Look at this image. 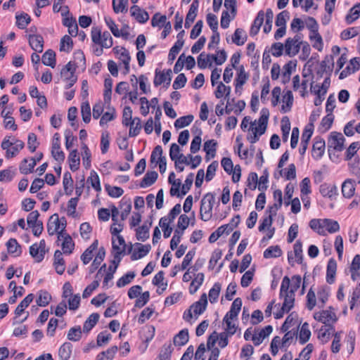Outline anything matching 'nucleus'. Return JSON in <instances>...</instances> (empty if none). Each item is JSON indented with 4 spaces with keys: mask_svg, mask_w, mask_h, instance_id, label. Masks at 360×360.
<instances>
[{
    "mask_svg": "<svg viewBox=\"0 0 360 360\" xmlns=\"http://www.w3.org/2000/svg\"><path fill=\"white\" fill-rule=\"evenodd\" d=\"M207 306V297L206 293H203L198 301L192 304L189 309H186L183 314V319L188 322L192 323L193 312L196 320L199 315L202 314Z\"/></svg>",
    "mask_w": 360,
    "mask_h": 360,
    "instance_id": "obj_1",
    "label": "nucleus"
},
{
    "mask_svg": "<svg viewBox=\"0 0 360 360\" xmlns=\"http://www.w3.org/2000/svg\"><path fill=\"white\" fill-rule=\"evenodd\" d=\"M345 141V139L341 133L337 131L330 133L328 139V153L331 160H334L331 155L332 153L343 150Z\"/></svg>",
    "mask_w": 360,
    "mask_h": 360,
    "instance_id": "obj_2",
    "label": "nucleus"
},
{
    "mask_svg": "<svg viewBox=\"0 0 360 360\" xmlns=\"http://www.w3.org/2000/svg\"><path fill=\"white\" fill-rule=\"evenodd\" d=\"M291 280L292 281V283L290 286V278L287 276L283 277L280 288V297H282L284 292H286L295 295L296 291L300 288L302 282L301 276L300 275H294L292 276Z\"/></svg>",
    "mask_w": 360,
    "mask_h": 360,
    "instance_id": "obj_3",
    "label": "nucleus"
},
{
    "mask_svg": "<svg viewBox=\"0 0 360 360\" xmlns=\"http://www.w3.org/2000/svg\"><path fill=\"white\" fill-rule=\"evenodd\" d=\"M293 251L295 257V260H294L292 252H288V262L291 266H294L295 262H296L297 264H302L304 257L302 253V243L301 242V240H297L295 242V243L293 245Z\"/></svg>",
    "mask_w": 360,
    "mask_h": 360,
    "instance_id": "obj_4",
    "label": "nucleus"
},
{
    "mask_svg": "<svg viewBox=\"0 0 360 360\" xmlns=\"http://www.w3.org/2000/svg\"><path fill=\"white\" fill-rule=\"evenodd\" d=\"M51 155L53 158L59 163H61L65 160V153L63 150H60V136L58 133H56L53 136L51 147Z\"/></svg>",
    "mask_w": 360,
    "mask_h": 360,
    "instance_id": "obj_5",
    "label": "nucleus"
},
{
    "mask_svg": "<svg viewBox=\"0 0 360 360\" xmlns=\"http://www.w3.org/2000/svg\"><path fill=\"white\" fill-rule=\"evenodd\" d=\"M325 141L320 136L314 138V142L312 146L311 155L314 160H319L322 158L325 151Z\"/></svg>",
    "mask_w": 360,
    "mask_h": 360,
    "instance_id": "obj_6",
    "label": "nucleus"
},
{
    "mask_svg": "<svg viewBox=\"0 0 360 360\" xmlns=\"http://www.w3.org/2000/svg\"><path fill=\"white\" fill-rule=\"evenodd\" d=\"M60 238L63 239V242L62 243V249L65 254H71L75 247V243L72 240V237L67 233L66 232H58V239Z\"/></svg>",
    "mask_w": 360,
    "mask_h": 360,
    "instance_id": "obj_7",
    "label": "nucleus"
},
{
    "mask_svg": "<svg viewBox=\"0 0 360 360\" xmlns=\"http://www.w3.org/2000/svg\"><path fill=\"white\" fill-rule=\"evenodd\" d=\"M172 71L169 69L165 73L164 71H159L158 69L155 70V75L154 78V85L155 86H158L162 84L167 83V84H170L172 79Z\"/></svg>",
    "mask_w": 360,
    "mask_h": 360,
    "instance_id": "obj_8",
    "label": "nucleus"
},
{
    "mask_svg": "<svg viewBox=\"0 0 360 360\" xmlns=\"http://www.w3.org/2000/svg\"><path fill=\"white\" fill-rule=\"evenodd\" d=\"M29 44L37 53H41L44 49V38L40 34H32L28 35Z\"/></svg>",
    "mask_w": 360,
    "mask_h": 360,
    "instance_id": "obj_9",
    "label": "nucleus"
},
{
    "mask_svg": "<svg viewBox=\"0 0 360 360\" xmlns=\"http://www.w3.org/2000/svg\"><path fill=\"white\" fill-rule=\"evenodd\" d=\"M269 117V109L266 108H263L260 112V117L259 118V127H255V131H258L259 135H262L265 133L268 124Z\"/></svg>",
    "mask_w": 360,
    "mask_h": 360,
    "instance_id": "obj_10",
    "label": "nucleus"
},
{
    "mask_svg": "<svg viewBox=\"0 0 360 360\" xmlns=\"http://www.w3.org/2000/svg\"><path fill=\"white\" fill-rule=\"evenodd\" d=\"M242 300L240 297L236 298L231 304L230 310L226 314L223 321L237 318L242 307Z\"/></svg>",
    "mask_w": 360,
    "mask_h": 360,
    "instance_id": "obj_11",
    "label": "nucleus"
},
{
    "mask_svg": "<svg viewBox=\"0 0 360 360\" xmlns=\"http://www.w3.org/2000/svg\"><path fill=\"white\" fill-rule=\"evenodd\" d=\"M319 191L323 197H327L330 200L335 199L336 195H338L336 186L330 185L326 183H324L320 186Z\"/></svg>",
    "mask_w": 360,
    "mask_h": 360,
    "instance_id": "obj_12",
    "label": "nucleus"
},
{
    "mask_svg": "<svg viewBox=\"0 0 360 360\" xmlns=\"http://www.w3.org/2000/svg\"><path fill=\"white\" fill-rule=\"evenodd\" d=\"M336 271L337 262L334 258H330L326 268V282L328 283L333 284L335 282Z\"/></svg>",
    "mask_w": 360,
    "mask_h": 360,
    "instance_id": "obj_13",
    "label": "nucleus"
},
{
    "mask_svg": "<svg viewBox=\"0 0 360 360\" xmlns=\"http://www.w3.org/2000/svg\"><path fill=\"white\" fill-rule=\"evenodd\" d=\"M130 11L131 16L140 23H145L149 19L148 12L141 10V8L136 5L132 6L130 8Z\"/></svg>",
    "mask_w": 360,
    "mask_h": 360,
    "instance_id": "obj_14",
    "label": "nucleus"
},
{
    "mask_svg": "<svg viewBox=\"0 0 360 360\" xmlns=\"http://www.w3.org/2000/svg\"><path fill=\"white\" fill-rule=\"evenodd\" d=\"M60 229V221L58 214H54L50 217L47 223V231L50 236H53L55 233H58Z\"/></svg>",
    "mask_w": 360,
    "mask_h": 360,
    "instance_id": "obj_15",
    "label": "nucleus"
},
{
    "mask_svg": "<svg viewBox=\"0 0 360 360\" xmlns=\"http://www.w3.org/2000/svg\"><path fill=\"white\" fill-rule=\"evenodd\" d=\"M135 245L137 247V249L134 251L131 256V259L133 261L145 257L151 249V246L149 244L143 245L141 243H136Z\"/></svg>",
    "mask_w": 360,
    "mask_h": 360,
    "instance_id": "obj_16",
    "label": "nucleus"
},
{
    "mask_svg": "<svg viewBox=\"0 0 360 360\" xmlns=\"http://www.w3.org/2000/svg\"><path fill=\"white\" fill-rule=\"evenodd\" d=\"M264 13L263 11H259L257 13L256 18H255L250 30V35L254 37L257 35L260 30L261 26L264 22Z\"/></svg>",
    "mask_w": 360,
    "mask_h": 360,
    "instance_id": "obj_17",
    "label": "nucleus"
},
{
    "mask_svg": "<svg viewBox=\"0 0 360 360\" xmlns=\"http://www.w3.org/2000/svg\"><path fill=\"white\" fill-rule=\"evenodd\" d=\"M112 253L114 257L113 260H112V263L115 264L116 266H119L122 260V255L124 254L126 249L117 245L114 238L112 240Z\"/></svg>",
    "mask_w": 360,
    "mask_h": 360,
    "instance_id": "obj_18",
    "label": "nucleus"
},
{
    "mask_svg": "<svg viewBox=\"0 0 360 360\" xmlns=\"http://www.w3.org/2000/svg\"><path fill=\"white\" fill-rule=\"evenodd\" d=\"M249 77L248 73L245 72L243 65H240L238 68L236 78L235 79L236 93H238V89L241 88L244 85Z\"/></svg>",
    "mask_w": 360,
    "mask_h": 360,
    "instance_id": "obj_19",
    "label": "nucleus"
},
{
    "mask_svg": "<svg viewBox=\"0 0 360 360\" xmlns=\"http://www.w3.org/2000/svg\"><path fill=\"white\" fill-rule=\"evenodd\" d=\"M54 261L53 266L55 267L57 274L61 275L63 274L65 269V260L63 257L62 252L57 250L54 252Z\"/></svg>",
    "mask_w": 360,
    "mask_h": 360,
    "instance_id": "obj_20",
    "label": "nucleus"
},
{
    "mask_svg": "<svg viewBox=\"0 0 360 360\" xmlns=\"http://www.w3.org/2000/svg\"><path fill=\"white\" fill-rule=\"evenodd\" d=\"M273 331V327L271 325H268L265 326L264 328H262L259 334L253 335L252 336V340L253 341V343L255 346L259 345L263 340L268 337Z\"/></svg>",
    "mask_w": 360,
    "mask_h": 360,
    "instance_id": "obj_21",
    "label": "nucleus"
},
{
    "mask_svg": "<svg viewBox=\"0 0 360 360\" xmlns=\"http://www.w3.org/2000/svg\"><path fill=\"white\" fill-rule=\"evenodd\" d=\"M355 191V181L351 179H346L342 185V193L345 198H350Z\"/></svg>",
    "mask_w": 360,
    "mask_h": 360,
    "instance_id": "obj_22",
    "label": "nucleus"
},
{
    "mask_svg": "<svg viewBox=\"0 0 360 360\" xmlns=\"http://www.w3.org/2000/svg\"><path fill=\"white\" fill-rule=\"evenodd\" d=\"M314 131L304 128L301 137V146L299 152L301 155H304L308 147L309 142L313 134Z\"/></svg>",
    "mask_w": 360,
    "mask_h": 360,
    "instance_id": "obj_23",
    "label": "nucleus"
},
{
    "mask_svg": "<svg viewBox=\"0 0 360 360\" xmlns=\"http://www.w3.org/2000/svg\"><path fill=\"white\" fill-rule=\"evenodd\" d=\"M351 278L356 281L360 277V255H356L350 266Z\"/></svg>",
    "mask_w": 360,
    "mask_h": 360,
    "instance_id": "obj_24",
    "label": "nucleus"
},
{
    "mask_svg": "<svg viewBox=\"0 0 360 360\" xmlns=\"http://www.w3.org/2000/svg\"><path fill=\"white\" fill-rule=\"evenodd\" d=\"M169 157L174 161L176 169L180 171V146L176 143H172L170 146Z\"/></svg>",
    "mask_w": 360,
    "mask_h": 360,
    "instance_id": "obj_25",
    "label": "nucleus"
},
{
    "mask_svg": "<svg viewBox=\"0 0 360 360\" xmlns=\"http://www.w3.org/2000/svg\"><path fill=\"white\" fill-rule=\"evenodd\" d=\"M13 143L11 150L6 152V158L10 159L15 157L19 151L25 147V143L22 141L13 139Z\"/></svg>",
    "mask_w": 360,
    "mask_h": 360,
    "instance_id": "obj_26",
    "label": "nucleus"
},
{
    "mask_svg": "<svg viewBox=\"0 0 360 360\" xmlns=\"http://www.w3.org/2000/svg\"><path fill=\"white\" fill-rule=\"evenodd\" d=\"M68 162L70 169L72 172H75L79 168L80 158L77 149H74L68 155Z\"/></svg>",
    "mask_w": 360,
    "mask_h": 360,
    "instance_id": "obj_27",
    "label": "nucleus"
},
{
    "mask_svg": "<svg viewBox=\"0 0 360 360\" xmlns=\"http://www.w3.org/2000/svg\"><path fill=\"white\" fill-rule=\"evenodd\" d=\"M41 60L44 65L54 68L56 65V53L52 49H49L42 55Z\"/></svg>",
    "mask_w": 360,
    "mask_h": 360,
    "instance_id": "obj_28",
    "label": "nucleus"
},
{
    "mask_svg": "<svg viewBox=\"0 0 360 360\" xmlns=\"http://www.w3.org/2000/svg\"><path fill=\"white\" fill-rule=\"evenodd\" d=\"M158 177V174L155 171L148 172L142 179L140 186L146 188L153 185Z\"/></svg>",
    "mask_w": 360,
    "mask_h": 360,
    "instance_id": "obj_29",
    "label": "nucleus"
},
{
    "mask_svg": "<svg viewBox=\"0 0 360 360\" xmlns=\"http://www.w3.org/2000/svg\"><path fill=\"white\" fill-rule=\"evenodd\" d=\"M201 161L202 158L199 155H195L194 157L192 156L191 155H188L186 157L181 153V163L191 165V169L196 168L201 163Z\"/></svg>",
    "mask_w": 360,
    "mask_h": 360,
    "instance_id": "obj_30",
    "label": "nucleus"
},
{
    "mask_svg": "<svg viewBox=\"0 0 360 360\" xmlns=\"http://www.w3.org/2000/svg\"><path fill=\"white\" fill-rule=\"evenodd\" d=\"M72 345L70 342H66L63 343L58 350L60 360H69L72 354Z\"/></svg>",
    "mask_w": 360,
    "mask_h": 360,
    "instance_id": "obj_31",
    "label": "nucleus"
},
{
    "mask_svg": "<svg viewBox=\"0 0 360 360\" xmlns=\"http://www.w3.org/2000/svg\"><path fill=\"white\" fill-rule=\"evenodd\" d=\"M247 38L248 37L244 30L237 28L232 36V42L238 46H242L246 41Z\"/></svg>",
    "mask_w": 360,
    "mask_h": 360,
    "instance_id": "obj_32",
    "label": "nucleus"
},
{
    "mask_svg": "<svg viewBox=\"0 0 360 360\" xmlns=\"http://www.w3.org/2000/svg\"><path fill=\"white\" fill-rule=\"evenodd\" d=\"M100 318V315L98 313L91 314L88 319L84 321L83 325V331L84 333H89L97 323Z\"/></svg>",
    "mask_w": 360,
    "mask_h": 360,
    "instance_id": "obj_33",
    "label": "nucleus"
},
{
    "mask_svg": "<svg viewBox=\"0 0 360 360\" xmlns=\"http://www.w3.org/2000/svg\"><path fill=\"white\" fill-rule=\"evenodd\" d=\"M205 202L202 200L200 201V215L202 221H207L212 217V209Z\"/></svg>",
    "mask_w": 360,
    "mask_h": 360,
    "instance_id": "obj_34",
    "label": "nucleus"
},
{
    "mask_svg": "<svg viewBox=\"0 0 360 360\" xmlns=\"http://www.w3.org/2000/svg\"><path fill=\"white\" fill-rule=\"evenodd\" d=\"M6 247L8 253L14 255L15 256H20L21 251V246L15 238H10L6 243Z\"/></svg>",
    "mask_w": 360,
    "mask_h": 360,
    "instance_id": "obj_35",
    "label": "nucleus"
},
{
    "mask_svg": "<svg viewBox=\"0 0 360 360\" xmlns=\"http://www.w3.org/2000/svg\"><path fill=\"white\" fill-rule=\"evenodd\" d=\"M323 229L327 230L330 233H333L340 230V225L335 220L330 219H322Z\"/></svg>",
    "mask_w": 360,
    "mask_h": 360,
    "instance_id": "obj_36",
    "label": "nucleus"
},
{
    "mask_svg": "<svg viewBox=\"0 0 360 360\" xmlns=\"http://www.w3.org/2000/svg\"><path fill=\"white\" fill-rule=\"evenodd\" d=\"M327 115L324 116L321 122L320 123L319 126V131L321 132H326L328 130H329L333 124V120H334V115H333V112H327Z\"/></svg>",
    "mask_w": 360,
    "mask_h": 360,
    "instance_id": "obj_37",
    "label": "nucleus"
},
{
    "mask_svg": "<svg viewBox=\"0 0 360 360\" xmlns=\"http://www.w3.org/2000/svg\"><path fill=\"white\" fill-rule=\"evenodd\" d=\"M151 226V222L149 225L143 224L136 229V237L138 240L144 242L149 238V229Z\"/></svg>",
    "mask_w": 360,
    "mask_h": 360,
    "instance_id": "obj_38",
    "label": "nucleus"
},
{
    "mask_svg": "<svg viewBox=\"0 0 360 360\" xmlns=\"http://www.w3.org/2000/svg\"><path fill=\"white\" fill-rule=\"evenodd\" d=\"M30 254L37 262H41L46 254V250H41L37 243H34L30 247Z\"/></svg>",
    "mask_w": 360,
    "mask_h": 360,
    "instance_id": "obj_39",
    "label": "nucleus"
},
{
    "mask_svg": "<svg viewBox=\"0 0 360 360\" xmlns=\"http://www.w3.org/2000/svg\"><path fill=\"white\" fill-rule=\"evenodd\" d=\"M34 295L30 293L27 295L18 305L15 310V314L16 316H20L25 308H27L30 304L33 301Z\"/></svg>",
    "mask_w": 360,
    "mask_h": 360,
    "instance_id": "obj_40",
    "label": "nucleus"
},
{
    "mask_svg": "<svg viewBox=\"0 0 360 360\" xmlns=\"http://www.w3.org/2000/svg\"><path fill=\"white\" fill-rule=\"evenodd\" d=\"M296 67V60L295 62L290 60L283 66V72L282 82L283 84L288 83L290 79L292 68Z\"/></svg>",
    "mask_w": 360,
    "mask_h": 360,
    "instance_id": "obj_41",
    "label": "nucleus"
},
{
    "mask_svg": "<svg viewBox=\"0 0 360 360\" xmlns=\"http://www.w3.org/2000/svg\"><path fill=\"white\" fill-rule=\"evenodd\" d=\"M282 250L279 245H271L266 249L264 252V257L268 258H277L282 255Z\"/></svg>",
    "mask_w": 360,
    "mask_h": 360,
    "instance_id": "obj_42",
    "label": "nucleus"
},
{
    "mask_svg": "<svg viewBox=\"0 0 360 360\" xmlns=\"http://www.w3.org/2000/svg\"><path fill=\"white\" fill-rule=\"evenodd\" d=\"M30 161L31 162L27 164L28 160L27 158H25L22 160L19 167V170L21 174H27L33 172L36 165L35 161L32 158H30Z\"/></svg>",
    "mask_w": 360,
    "mask_h": 360,
    "instance_id": "obj_43",
    "label": "nucleus"
},
{
    "mask_svg": "<svg viewBox=\"0 0 360 360\" xmlns=\"http://www.w3.org/2000/svg\"><path fill=\"white\" fill-rule=\"evenodd\" d=\"M204 281V274L198 273L194 279L191 281L189 286V292L193 295L198 290Z\"/></svg>",
    "mask_w": 360,
    "mask_h": 360,
    "instance_id": "obj_44",
    "label": "nucleus"
},
{
    "mask_svg": "<svg viewBox=\"0 0 360 360\" xmlns=\"http://www.w3.org/2000/svg\"><path fill=\"white\" fill-rule=\"evenodd\" d=\"M326 326H328V328H326L325 327L322 326L320 328L318 334V338L321 340L323 342V343H326L329 340L330 336V331H335V328L332 324H328Z\"/></svg>",
    "mask_w": 360,
    "mask_h": 360,
    "instance_id": "obj_45",
    "label": "nucleus"
},
{
    "mask_svg": "<svg viewBox=\"0 0 360 360\" xmlns=\"http://www.w3.org/2000/svg\"><path fill=\"white\" fill-rule=\"evenodd\" d=\"M356 8H360V3L355 4L350 8L349 13L346 15L345 20L347 24H352L360 17V9H356Z\"/></svg>",
    "mask_w": 360,
    "mask_h": 360,
    "instance_id": "obj_46",
    "label": "nucleus"
},
{
    "mask_svg": "<svg viewBox=\"0 0 360 360\" xmlns=\"http://www.w3.org/2000/svg\"><path fill=\"white\" fill-rule=\"evenodd\" d=\"M120 209L122 210L120 217L122 221H124L131 210V202L129 199L122 198L120 202Z\"/></svg>",
    "mask_w": 360,
    "mask_h": 360,
    "instance_id": "obj_47",
    "label": "nucleus"
},
{
    "mask_svg": "<svg viewBox=\"0 0 360 360\" xmlns=\"http://www.w3.org/2000/svg\"><path fill=\"white\" fill-rule=\"evenodd\" d=\"M63 188L67 195H71L73 188V179L69 172H65L63 180Z\"/></svg>",
    "mask_w": 360,
    "mask_h": 360,
    "instance_id": "obj_48",
    "label": "nucleus"
},
{
    "mask_svg": "<svg viewBox=\"0 0 360 360\" xmlns=\"http://www.w3.org/2000/svg\"><path fill=\"white\" fill-rule=\"evenodd\" d=\"M311 337V331L309 328V324L304 322L300 330L299 341L301 345L305 344L309 340Z\"/></svg>",
    "mask_w": 360,
    "mask_h": 360,
    "instance_id": "obj_49",
    "label": "nucleus"
},
{
    "mask_svg": "<svg viewBox=\"0 0 360 360\" xmlns=\"http://www.w3.org/2000/svg\"><path fill=\"white\" fill-rule=\"evenodd\" d=\"M82 329L79 326L71 328L67 334V338L73 342H77L82 338Z\"/></svg>",
    "mask_w": 360,
    "mask_h": 360,
    "instance_id": "obj_50",
    "label": "nucleus"
},
{
    "mask_svg": "<svg viewBox=\"0 0 360 360\" xmlns=\"http://www.w3.org/2000/svg\"><path fill=\"white\" fill-rule=\"evenodd\" d=\"M73 48V41L69 35H65L60 39V51L70 53Z\"/></svg>",
    "mask_w": 360,
    "mask_h": 360,
    "instance_id": "obj_51",
    "label": "nucleus"
},
{
    "mask_svg": "<svg viewBox=\"0 0 360 360\" xmlns=\"http://www.w3.org/2000/svg\"><path fill=\"white\" fill-rule=\"evenodd\" d=\"M136 274L134 271H129L117 281V286L118 288H122L129 284L132 280L135 278Z\"/></svg>",
    "mask_w": 360,
    "mask_h": 360,
    "instance_id": "obj_52",
    "label": "nucleus"
},
{
    "mask_svg": "<svg viewBox=\"0 0 360 360\" xmlns=\"http://www.w3.org/2000/svg\"><path fill=\"white\" fill-rule=\"evenodd\" d=\"M217 142L214 140H208L204 143L203 150L207 155H210L211 158H214L216 154Z\"/></svg>",
    "mask_w": 360,
    "mask_h": 360,
    "instance_id": "obj_53",
    "label": "nucleus"
},
{
    "mask_svg": "<svg viewBox=\"0 0 360 360\" xmlns=\"http://www.w3.org/2000/svg\"><path fill=\"white\" fill-rule=\"evenodd\" d=\"M221 283L217 282L213 285L212 288L210 290L209 300L212 304L215 303L217 301L221 291Z\"/></svg>",
    "mask_w": 360,
    "mask_h": 360,
    "instance_id": "obj_54",
    "label": "nucleus"
},
{
    "mask_svg": "<svg viewBox=\"0 0 360 360\" xmlns=\"http://www.w3.org/2000/svg\"><path fill=\"white\" fill-rule=\"evenodd\" d=\"M334 66V58L333 55H327L324 59L321 62L320 68L326 69L328 71L329 75H331Z\"/></svg>",
    "mask_w": 360,
    "mask_h": 360,
    "instance_id": "obj_55",
    "label": "nucleus"
},
{
    "mask_svg": "<svg viewBox=\"0 0 360 360\" xmlns=\"http://www.w3.org/2000/svg\"><path fill=\"white\" fill-rule=\"evenodd\" d=\"M330 287L327 285L321 286L317 292L319 300L322 303L323 307L328 300L330 295Z\"/></svg>",
    "mask_w": 360,
    "mask_h": 360,
    "instance_id": "obj_56",
    "label": "nucleus"
},
{
    "mask_svg": "<svg viewBox=\"0 0 360 360\" xmlns=\"http://www.w3.org/2000/svg\"><path fill=\"white\" fill-rule=\"evenodd\" d=\"M199 6V1L198 0H193L192 4L190 6L189 11L186 15V20L194 22L198 13V9Z\"/></svg>",
    "mask_w": 360,
    "mask_h": 360,
    "instance_id": "obj_57",
    "label": "nucleus"
},
{
    "mask_svg": "<svg viewBox=\"0 0 360 360\" xmlns=\"http://www.w3.org/2000/svg\"><path fill=\"white\" fill-rule=\"evenodd\" d=\"M212 58L211 57H207V54L206 55L205 52L201 53L197 58L198 66L200 69H205L207 66H212Z\"/></svg>",
    "mask_w": 360,
    "mask_h": 360,
    "instance_id": "obj_58",
    "label": "nucleus"
},
{
    "mask_svg": "<svg viewBox=\"0 0 360 360\" xmlns=\"http://www.w3.org/2000/svg\"><path fill=\"white\" fill-rule=\"evenodd\" d=\"M309 226L312 230L317 232L319 235H321V236L326 235V231H325V229H323V226H322V219H313L310 220Z\"/></svg>",
    "mask_w": 360,
    "mask_h": 360,
    "instance_id": "obj_59",
    "label": "nucleus"
},
{
    "mask_svg": "<svg viewBox=\"0 0 360 360\" xmlns=\"http://www.w3.org/2000/svg\"><path fill=\"white\" fill-rule=\"evenodd\" d=\"M207 57H211L212 60H214L217 65H222L227 58L226 52L223 50H219L217 52V55L207 54Z\"/></svg>",
    "mask_w": 360,
    "mask_h": 360,
    "instance_id": "obj_60",
    "label": "nucleus"
},
{
    "mask_svg": "<svg viewBox=\"0 0 360 360\" xmlns=\"http://www.w3.org/2000/svg\"><path fill=\"white\" fill-rule=\"evenodd\" d=\"M87 183L91 184L96 191H101L99 176L94 170L91 172L90 176L87 179Z\"/></svg>",
    "mask_w": 360,
    "mask_h": 360,
    "instance_id": "obj_61",
    "label": "nucleus"
},
{
    "mask_svg": "<svg viewBox=\"0 0 360 360\" xmlns=\"http://www.w3.org/2000/svg\"><path fill=\"white\" fill-rule=\"evenodd\" d=\"M51 300V295L46 290H40L39 292V297L37 300V303L40 307H46L49 304Z\"/></svg>",
    "mask_w": 360,
    "mask_h": 360,
    "instance_id": "obj_62",
    "label": "nucleus"
},
{
    "mask_svg": "<svg viewBox=\"0 0 360 360\" xmlns=\"http://www.w3.org/2000/svg\"><path fill=\"white\" fill-rule=\"evenodd\" d=\"M16 25L18 28L23 30L30 22L31 18L27 13L16 15Z\"/></svg>",
    "mask_w": 360,
    "mask_h": 360,
    "instance_id": "obj_63",
    "label": "nucleus"
},
{
    "mask_svg": "<svg viewBox=\"0 0 360 360\" xmlns=\"http://www.w3.org/2000/svg\"><path fill=\"white\" fill-rule=\"evenodd\" d=\"M172 345L165 344L160 350V354L156 360H169L172 353Z\"/></svg>",
    "mask_w": 360,
    "mask_h": 360,
    "instance_id": "obj_64",
    "label": "nucleus"
}]
</instances>
